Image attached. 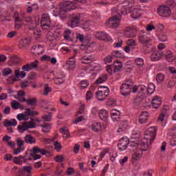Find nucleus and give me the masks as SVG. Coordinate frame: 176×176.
Segmentation results:
<instances>
[{
  "mask_svg": "<svg viewBox=\"0 0 176 176\" xmlns=\"http://www.w3.org/2000/svg\"><path fill=\"white\" fill-rule=\"evenodd\" d=\"M111 12L113 16L106 22V25L110 28H118L120 24L122 14L125 15L130 13V10L129 8H122L121 10H119L116 8H113Z\"/></svg>",
  "mask_w": 176,
  "mask_h": 176,
  "instance_id": "nucleus-1",
  "label": "nucleus"
},
{
  "mask_svg": "<svg viewBox=\"0 0 176 176\" xmlns=\"http://www.w3.org/2000/svg\"><path fill=\"white\" fill-rule=\"evenodd\" d=\"M155 140H156V129L154 126L151 127L148 131L146 133L145 136L142 139L140 142L141 148H140L142 152H146L149 148V141L151 144Z\"/></svg>",
  "mask_w": 176,
  "mask_h": 176,
  "instance_id": "nucleus-2",
  "label": "nucleus"
},
{
  "mask_svg": "<svg viewBox=\"0 0 176 176\" xmlns=\"http://www.w3.org/2000/svg\"><path fill=\"white\" fill-rule=\"evenodd\" d=\"M38 65L39 60H35L34 62L30 63H27L22 67L23 71L21 73L20 70H15V76H16V78H25V75H27V73L25 72L32 71V69H34V68H38Z\"/></svg>",
  "mask_w": 176,
  "mask_h": 176,
  "instance_id": "nucleus-3",
  "label": "nucleus"
},
{
  "mask_svg": "<svg viewBox=\"0 0 176 176\" xmlns=\"http://www.w3.org/2000/svg\"><path fill=\"white\" fill-rule=\"evenodd\" d=\"M129 146L131 151H135L138 148V143L134 142H130V140L127 137L122 138L119 140L118 146V149L121 151H126Z\"/></svg>",
  "mask_w": 176,
  "mask_h": 176,
  "instance_id": "nucleus-4",
  "label": "nucleus"
},
{
  "mask_svg": "<svg viewBox=\"0 0 176 176\" xmlns=\"http://www.w3.org/2000/svg\"><path fill=\"white\" fill-rule=\"evenodd\" d=\"M109 88H108V87H100L98 91L96 93L97 100H98V101H104L105 98L109 96Z\"/></svg>",
  "mask_w": 176,
  "mask_h": 176,
  "instance_id": "nucleus-5",
  "label": "nucleus"
},
{
  "mask_svg": "<svg viewBox=\"0 0 176 176\" xmlns=\"http://www.w3.org/2000/svg\"><path fill=\"white\" fill-rule=\"evenodd\" d=\"M80 23V14H72L69 16L67 25L71 28H76Z\"/></svg>",
  "mask_w": 176,
  "mask_h": 176,
  "instance_id": "nucleus-6",
  "label": "nucleus"
},
{
  "mask_svg": "<svg viewBox=\"0 0 176 176\" xmlns=\"http://www.w3.org/2000/svg\"><path fill=\"white\" fill-rule=\"evenodd\" d=\"M75 9H76V5L72 1H65L60 5V12H63L64 13H67L69 10H75Z\"/></svg>",
  "mask_w": 176,
  "mask_h": 176,
  "instance_id": "nucleus-7",
  "label": "nucleus"
},
{
  "mask_svg": "<svg viewBox=\"0 0 176 176\" xmlns=\"http://www.w3.org/2000/svg\"><path fill=\"white\" fill-rule=\"evenodd\" d=\"M138 38L139 43L141 45H148V43H149V42L151 41V34H148L144 30L140 31Z\"/></svg>",
  "mask_w": 176,
  "mask_h": 176,
  "instance_id": "nucleus-8",
  "label": "nucleus"
},
{
  "mask_svg": "<svg viewBox=\"0 0 176 176\" xmlns=\"http://www.w3.org/2000/svg\"><path fill=\"white\" fill-rule=\"evenodd\" d=\"M32 155H31V152L30 154L25 153V155H19V157H14L13 159L14 163L15 164H19V166H21L23 163H27L28 160H32Z\"/></svg>",
  "mask_w": 176,
  "mask_h": 176,
  "instance_id": "nucleus-9",
  "label": "nucleus"
},
{
  "mask_svg": "<svg viewBox=\"0 0 176 176\" xmlns=\"http://www.w3.org/2000/svg\"><path fill=\"white\" fill-rule=\"evenodd\" d=\"M131 89H133V84H130V82L126 81L122 83L120 88V94L124 97H127L131 93Z\"/></svg>",
  "mask_w": 176,
  "mask_h": 176,
  "instance_id": "nucleus-10",
  "label": "nucleus"
},
{
  "mask_svg": "<svg viewBox=\"0 0 176 176\" xmlns=\"http://www.w3.org/2000/svg\"><path fill=\"white\" fill-rule=\"evenodd\" d=\"M36 124L34 122V119L31 118L29 122H25L22 125L18 126V131L19 133H24L28 129H35Z\"/></svg>",
  "mask_w": 176,
  "mask_h": 176,
  "instance_id": "nucleus-11",
  "label": "nucleus"
},
{
  "mask_svg": "<svg viewBox=\"0 0 176 176\" xmlns=\"http://www.w3.org/2000/svg\"><path fill=\"white\" fill-rule=\"evenodd\" d=\"M40 24L43 30H49L52 24V21H50V16H49L48 14H43L42 15Z\"/></svg>",
  "mask_w": 176,
  "mask_h": 176,
  "instance_id": "nucleus-12",
  "label": "nucleus"
},
{
  "mask_svg": "<svg viewBox=\"0 0 176 176\" xmlns=\"http://www.w3.org/2000/svg\"><path fill=\"white\" fill-rule=\"evenodd\" d=\"M157 13L162 17H170L171 16V10L168 6L162 5L157 8Z\"/></svg>",
  "mask_w": 176,
  "mask_h": 176,
  "instance_id": "nucleus-13",
  "label": "nucleus"
},
{
  "mask_svg": "<svg viewBox=\"0 0 176 176\" xmlns=\"http://www.w3.org/2000/svg\"><path fill=\"white\" fill-rule=\"evenodd\" d=\"M23 23L25 25H28V30H35L38 25L36 21L34 22V21H32V18L31 16L25 17L23 20Z\"/></svg>",
  "mask_w": 176,
  "mask_h": 176,
  "instance_id": "nucleus-14",
  "label": "nucleus"
},
{
  "mask_svg": "<svg viewBox=\"0 0 176 176\" xmlns=\"http://www.w3.org/2000/svg\"><path fill=\"white\" fill-rule=\"evenodd\" d=\"M96 38L99 41H104L105 42H109L112 39L111 36L105 32H97L96 33Z\"/></svg>",
  "mask_w": 176,
  "mask_h": 176,
  "instance_id": "nucleus-15",
  "label": "nucleus"
},
{
  "mask_svg": "<svg viewBox=\"0 0 176 176\" xmlns=\"http://www.w3.org/2000/svg\"><path fill=\"white\" fill-rule=\"evenodd\" d=\"M133 154H132V158H131V162L132 163H135L138 160H140L141 157H142V155H144V153L142 152V150L137 148V149L133 151Z\"/></svg>",
  "mask_w": 176,
  "mask_h": 176,
  "instance_id": "nucleus-16",
  "label": "nucleus"
},
{
  "mask_svg": "<svg viewBox=\"0 0 176 176\" xmlns=\"http://www.w3.org/2000/svg\"><path fill=\"white\" fill-rule=\"evenodd\" d=\"M148 118L149 115L148 111H142L141 114L139 116V123H140V124H144V123H146Z\"/></svg>",
  "mask_w": 176,
  "mask_h": 176,
  "instance_id": "nucleus-17",
  "label": "nucleus"
},
{
  "mask_svg": "<svg viewBox=\"0 0 176 176\" xmlns=\"http://www.w3.org/2000/svg\"><path fill=\"white\" fill-rule=\"evenodd\" d=\"M122 67H123V64L119 60H116L113 63V72H120L122 69Z\"/></svg>",
  "mask_w": 176,
  "mask_h": 176,
  "instance_id": "nucleus-18",
  "label": "nucleus"
},
{
  "mask_svg": "<svg viewBox=\"0 0 176 176\" xmlns=\"http://www.w3.org/2000/svg\"><path fill=\"white\" fill-rule=\"evenodd\" d=\"M111 116L113 122H119L120 120V111L115 109L111 111Z\"/></svg>",
  "mask_w": 176,
  "mask_h": 176,
  "instance_id": "nucleus-19",
  "label": "nucleus"
},
{
  "mask_svg": "<svg viewBox=\"0 0 176 176\" xmlns=\"http://www.w3.org/2000/svg\"><path fill=\"white\" fill-rule=\"evenodd\" d=\"M131 17L132 19L135 20L136 19H138V17H141L142 12L140 8H131Z\"/></svg>",
  "mask_w": 176,
  "mask_h": 176,
  "instance_id": "nucleus-20",
  "label": "nucleus"
},
{
  "mask_svg": "<svg viewBox=\"0 0 176 176\" xmlns=\"http://www.w3.org/2000/svg\"><path fill=\"white\" fill-rule=\"evenodd\" d=\"M66 67L69 71L75 69V67H76V62L75 61V60H74V56L70 58L69 60L67 61Z\"/></svg>",
  "mask_w": 176,
  "mask_h": 176,
  "instance_id": "nucleus-21",
  "label": "nucleus"
},
{
  "mask_svg": "<svg viewBox=\"0 0 176 176\" xmlns=\"http://www.w3.org/2000/svg\"><path fill=\"white\" fill-rule=\"evenodd\" d=\"M138 35V30L137 29H130L125 32L126 38H135Z\"/></svg>",
  "mask_w": 176,
  "mask_h": 176,
  "instance_id": "nucleus-22",
  "label": "nucleus"
},
{
  "mask_svg": "<svg viewBox=\"0 0 176 176\" xmlns=\"http://www.w3.org/2000/svg\"><path fill=\"white\" fill-rule=\"evenodd\" d=\"M81 61H82V64H90V63H93V61H94V56H93V55H89V56L84 55L81 58Z\"/></svg>",
  "mask_w": 176,
  "mask_h": 176,
  "instance_id": "nucleus-23",
  "label": "nucleus"
},
{
  "mask_svg": "<svg viewBox=\"0 0 176 176\" xmlns=\"http://www.w3.org/2000/svg\"><path fill=\"white\" fill-rule=\"evenodd\" d=\"M162 56H163V54L159 51L154 52L151 56V61H159L162 58Z\"/></svg>",
  "mask_w": 176,
  "mask_h": 176,
  "instance_id": "nucleus-24",
  "label": "nucleus"
},
{
  "mask_svg": "<svg viewBox=\"0 0 176 176\" xmlns=\"http://www.w3.org/2000/svg\"><path fill=\"white\" fill-rule=\"evenodd\" d=\"M31 153H35L38 155L40 153L41 155H45L47 151L43 148H38V146H34L32 150H30Z\"/></svg>",
  "mask_w": 176,
  "mask_h": 176,
  "instance_id": "nucleus-25",
  "label": "nucleus"
},
{
  "mask_svg": "<svg viewBox=\"0 0 176 176\" xmlns=\"http://www.w3.org/2000/svg\"><path fill=\"white\" fill-rule=\"evenodd\" d=\"M107 80H108V74H101L95 81V83L96 85H100L104 83V82H107Z\"/></svg>",
  "mask_w": 176,
  "mask_h": 176,
  "instance_id": "nucleus-26",
  "label": "nucleus"
},
{
  "mask_svg": "<svg viewBox=\"0 0 176 176\" xmlns=\"http://www.w3.org/2000/svg\"><path fill=\"white\" fill-rule=\"evenodd\" d=\"M25 140V142L26 144H35L36 142V139H35V138H34L32 135H26L24 138Z\"/></svg>",
  "mask_w": 176,
  "mask_h": 176,
  "instance_id": "nucleus-27",
  "label": "nucleus"
},
{
  "mask_svg": "<svg viewBox=\"0 0 176 176\" xmlns=\"http://www.w3.org/2000/svg\"><path fill=\"white\" fill-rule=\"evenodd\" d=\"M99 118L103 122H105L108 119V111L105 109H101L99 111Z\"/></svg>",
  "mask_w": 176,
  "mask_h": 176,
  "instance_id": "nucleus-28",
  "label": "nucleus"
},
{
  "mask_svg": "<svg viewBox=\"0 0 176 176\" xmlns=\"http://www.w3.org/2000/svg\"><path fill=\"white\" fill-rule=\"evenodd\" d=\"M91 129L95 133H100L101 131V124L100 122H94L91 125Z\"/></svg>",
  "mask_w": 176,
  "mask_h": 176,
  "instance_id": "nucleus-29",
  "label": "nucleus"
},
{
  "mask_svg": "<svg viewBox=\"0 0 176 176\" xmlns=\"http://www.w3.org/2000/svg\"><path fill=\"white\" fill-rule=\"evenodd\" d=\"M144 45V46H143L142 48V52H143V53L147 54L148 53H151V52L153 50V46L152 45L145 44Z\"/></svg>",
  "mask_w": 176,
  "mask_h": 176,
  "instance_id": "nucleus-30",
  "label": "nucleus"
},
{
  "mask_svg": "<svg viewBox=\"0 0 176 176\" xmlns=\"http://www.w3.org/2000/svg\"><path fill=\"white\" fill-rule=\"evenodd\" d=\"M33 50H34L33 53L34 54H43V47L41 45H35L33 47Z\"/></svg>",
  "mask_w": 176,
  "mask_h": 176,
  "instance_id": "nucleus-31",
  "label": "nucleus"
},
{
  "mask_svg": "<svg viewBox=\"0 0 176 176\" xmlns=\"http://www.w3.org/2000/svg\"><path fill=\"white\" fill-rule=\"evenodd\" d=\"M9 126H13L14 127H16V126H17V120H16V119H12L11 121L6 120L4 126L9 127Z\"/></svg>",
  "mask_w": 176,
  "mask_h": 176,
  "instance_id": "nucleus-32",
  "label": "nucleus"
},
{
  "mask_svg": "<svg viewBox=\"0 0 176 176\" xmlns=\"http://www.w3.org/2000/svg\"><path fill=\"white\" fill-rule=\"evenodd\" d=\"M146 91H147L148 96H152V94H153L155 92V84H148V87L146 88Z\"/></svg>",
  "mask_w": 176,
  "mask_h": 176,
  "instance_id": "nucleus-33",
  "label": "nucleus"
},
{
  "mask_svg": "<svg viewBox=\"0 0 176 176\" xmlns=\"http://www.w3.org/2000/svg\"><path fill=\"white\" fill-rule=\"evenodd\" d=\"M127 129V122L124 121H122L120 123L119 128L118 129V133H122V131H126V129Z\"/></svg>",
  "mask_w": 176,
  "mask_h": 176,
  "instance_id": "nucleus-34",
  "label": "nucleus"
},
{
  "mask_svg": "<svg viewBox=\"0 0 176 176\" xmlns=\"http://www.w3.org/2000/svg\"><path fill=\"white\" fill-rule=\"evenodd\" d=\"M51 74H52L54 78H65V74L64 72L58 71H52Z\"/></svg>",
  "mask_w": 176,
  "mask_h": 176,
  "instance_id": "nucleus-35",
  "label": "nucleus"
},
{
  "mask_svg": "<svg viewBox=\"0 0 176 176\" xmlns=\"http://www.w3.org/2000/svg\"><path fill=\"white\" fill-rule=\"evenodd\" d=\"M166 78V76L164 74L160 73L157 74L155 77V80L157 83H163L164 82V79Z\"/></svg>",
  "mask_w": 176,
  "mask_h": 176,
  "instance_id": "nucleus-36",
  "label": "nucleus"
},
{
  "mask_svg": "<svg viewBox=\"0 0 176 176\" xmlns=\"http://www.w3.org/2000/svg\"><path fill=\"white\" fill-rule=\"evenodd\" d=\"M164 56L166 57V60H167L168 63H173V60H174V56L171 51H168L166 54H164Z\"/></svg>",
  "mask_w": 176,
  "mask_h": 176,
  "instance_id": "nucleus-37",
  "label": "nucleus"
},
{
  "mask_svg": "<svg viewBox=\"0 0 176 176\" xmlns=\"http://www.w3.org/2000/svg\"><path fill=\"white\" fill-rule=\"evenodd\" d=\"M30 45V40L28 38H23L19 41L20 47H27Z\"/></svg>",
  "mask_w": 176,
  "mask_h": 176,
  "instance_id": "nucleus-38",
  "label": "nucleus"
},
{
  "mask_svg": "<svg viewBox=\"0 0 176 176\" xmlns=\"http://www.w3.org/2000/svg\"><path fill=\"white\" fill-rule=\"evenodd\" d=\"M25 115L27 118H28V116H35V115H39V113L37 111H31L30 109H26Z\"/></svg>",
  "mask_w": 176,
  "mask_h": 176,
  "instance_id": "nucleus-39",
  "label": "nucleus"
},
{
  "mask_svg": "<svg viewBox=\"0 0 176 176\" xmlns=\"http://www.w3.org/2000/svg\"><path fill=\"white\" fill-rule=\"evenodd\" d=\"M52 129V125H50V123H45L42 126V131L43 133H49L50 130Z\"/></svg>",
  "mask_w": 176,
  "mask_h": 176,
  "instance_id": "nucleus-40",
  "label": "nucleus"
},
{
  "mask_svg": "<svg viewBox=\"0 0 176 176\" xmlns=\"http://www.w3.org/2000/svg\"><path fill=\"white\" fill-rule=\"evenodd\" d=\"M71 34H72L71 30L66 29L63 33V37L68 41L71 39Z\"/></svg>",
  "mask_w": 176,
  "mask_h": 176,
  "instance_id": "nucleus-41",
  "label": "nucleus"
},
{
  "mask_svg": "<svg viewBox=\"0 0 176 176\" xmlns=\"http://www.w3.org/2000/svg\"><path fill=\"white\" fill-rule=\"evenodd\" d=\"M11 107L12 108H13V109H19V108H20L21 107H23V105H21L20 103H19L16 100H12L11 102Z\"/></svg>",
  "mask_w": 176,
  "mask_h": 176,
  "instance_id": "nucleus-42",
  "label": "nucleus"
},
{
  "mask_svg": "<svg viewBox=\"0 0 176 176\" xmlns=\"http://www.w3.org/2000/svg\"><path fill=\"white\" fill-rule=\"evenodd\" d=\"M111 54H112L113 58H122V57H123V54H122V53L118 51V50L113 51V52H111Z\"/></svg>",
  "mask_w": 176,
  "mask_h": 176,
  "instance_id": "nucleus-43",
  "label": "nucleus"
},
{
  "mask_svg": "<svg viewBox=\"0 0 176 176\" xmlns=\"http://www.w3.org/2000/svg\"><path fill=\"white\" fill-rule=\"evenodd\" d=\"M63 77H55L54 82L56 85H63L64 82H65V80Z\"/></svg>",
  "mask_w": 176,
  "mask_h": 176,
  "instance_id": "nucleus-44",
  "label": "nucleus"
},
{
  "mask_svg": "<svg viewBox=\"0 0 176 176\" xmlns=\"http://www.w3.org/2000/svg\"><path fill=\"white\" fill-rule=\"evenodd\" d=\"M113 58V56L111 54V55H108L104 58V62L105 64H110V63H112Z\"/></svg>",
  "mask_w": 176,
  "mask_h": 176,
  "instance_id": "nucleus-45",
  "label": "nucleus"
},
{
  "mask_svg": "<svg viewBox=\"0 0 176 176\" xmlns=\"http://www.w3.org/2000/svg\"><path fill=\"white\" fill-rule=\"evenodd\" d=\"M16 118L19 122H21V120H28V117L25 116V113L24 114L19 113L16 116Z\"/></svg>",
  "mask_w": 176,
  "mask_h": 176,
  "instance_id": "nucleus-46",
  "label": "nucleus"
},
{
  "mask_svg": "<svg viewBox=\"0 0 176 176\" xmlns=\"http://www.w3.org/2000/svg\"><path fill=\"white\" fill-rule=\"evenodd\" d=\"M52 116H53V113L50 112L48 115H44L43 119L45 122H52Z\"/></svg>",
  "mask_w": 176,
  "mask_h": 176,
  "instance_id": "nucleus-47",
  "label": "nucleus"
},
{
  "mask_svg": "<svg viewBox=\"0 0 176 176\" xmlns=\"http://www.w3.org/2000/svg\"><path fill=\"white\" fill-rule=\"evenodd\" d=\"M28 105H36V98H28L26 100Z\"/></svg>",
  "mask_w": 176,
  "mask_h": 176,
  "instance_id": "nucleus-48",
  "label": "nucleus"
},
{
  "mask_svg": "<svg viewBox=\"0 0 176 176\" xmlns=\"http://www.w3.org/2000/svg\"><path fill=\"white\" fill-rule=\"evenodd\" d=\"M126 45L134 49V46H137L135 43V40L129 39L126 41Z\"/></svg>",
  "mask_w": 176,
  "mask_h": 176,
  "instance_id": "nucleus-49",
  "label": "nucleus"
},
{
  "mask_svg": "<svg viewBox=\"0 0 176 176\" xmlns=\"http://www.w3.org/2000/svg\"><path fill=\"white\" fill-rule=\"evenodd\" d=\"M54 160L56 163H63L64 162V157L63 155H56L54 157Z\"/></svg>",
  "mask_w": 176,
  "mask_h": 176,
  "instance_id": "nucleus-50",
  "label": "nucleus"
},
{
  "mask_svg": "<svg viewBox=\"0 0 176 176\" xmlns=\"http://www.w3.org/2000/svg\"><path fill=\"white\" fill-rule=\"evenodd\" d=\"M60 132L61 133V134H64L65 135H66V138H69V137H71V135H69V131L65 129V128H60Z\"/></svg>",
  "mask_w": 176,
  "mask_h": 176,
  "instance_id": "nucleus-51",
  "label": "nucleus"
},
{
  "mask_svg": "<svg viewBox=\"0 0 176 176\" xmlns=\"http://www.w3.org/2000/svg\"><path fill=\"white\" fill-rule=\"evenodd\" d=\"M168 134L170 137H176V128L175 126L172 127L168 132Z\"/></svg>",
  "mask_w": 176,
  "mask_h": 176,
  "instance_id": "nucleus-52",
  "label": "nucleus"
},
{
  "mask_svg": "<svg viewBox=\"0 0 176 176\" xmlns=\"http://www.w3.org/2000/svg\"><path fill=\"white\" fill-rule=\"evenodd\" d=\"M135 63L136 65L142 67V65L144 64V59H142V58H137L135 59Z\"/></svg>",
  "mask_w": 176,
  "mask_h": 176,
  "instance_id": "nucleus-53",
  "label": "nucleus"
},
{
  "mask_svg": "<svg viewBox=\"0 0 176 176\" xmlns=\"http://www.w3.org/2000/svg\"><path fill=\"white\" fill-rule=\"evenodd\" d=\"M22 171H25V173H27V174H32L31 171H32V166H23V169L22 170Z\"/></svg>",
  "mask_w": 176,
  "mask_h": 176,
  "instance_id": "nucleus-54",
  "label": "nucleus"
},
{
  "mask_svg": "<svg viewBox=\"0 0 176 176\" xmlns=\"http://www.w3.org/2000/svg\"><path fill=\"white\" fill-rule=\"evenodd\" d=\"M78 167H79L80 170H82V173H87V168L85 167L84 162H80L78 164Z\"/></svg>",
  "mask_w": 176,
  "mask_h": 176,
  "instance_id": "nucleus-55",
  "label": "nucleus"
},
{
  "mask_svg": "<svg viewBox=\"0 0 176 176\" xmlns=\"http://www.w3.org/2000/svg\"><path fill=\"white\" fill-rule=\"evenodd\" d=\"M50 91H52V89H50V87H49L48 85H45L43 95L44 96H49V93H50Z\"/></svg>",
  "mask_w": 176,
  "mask_h": 176,
  "instance_id": "nucleus-56",
  "label": "nucleus"
},
{
  "mask_svg": "<svg viewBox=\"0 0 176 176\" xmlns=\"http://www.w3.org/2000/svg\"><path fill=\"white\" fill-rule=\"evenodd\" d=\"M2 74L3 76H8V75H10V74H12V69L10 68H6L3 69Z\"/></svg>",
  "mask_w": 176,
  "mask_h": 176,
  "instance_id": "nucleus-57",
  "label": "nucleus"
},
{
  "mask_svg": "<svg viewBox=\"0 0 176 176\" xmlns=\"http://www.w3.org/2000/svg\"><path fill=\"white\" fill-rule=\"evenodd\" d=\"M54 145L55 147L56 151H61V144H60V142L56 141L54 142Z\"/></svg>",
  "mask_w": 176,
  "mask_h": 176,
  "instance_id": "nucleus-58",
  "label": "nucleus"
},
{
  "mask_svg": "<svg viewBox=\"0 0 176 176\" xmlns=\"http://www.w3.org/2000/svg\"><path fill=\"white\" fill-rule=\"evenodd\" d=\"M141 102H142V100L140 98H136L133 100V104L135 107H138V105H141Z\"/></svg>",
  "mask_w": 176,
  "mask_h": 176,
  "instance_id": "nucleus-59",
  "label": "nucleus"
},
{
  "mask_svg": "<svg viewBox=\"0 0 176 176\" xmlns=\"http://www.w3.org/2000/svg\"><path fill=\"white\" fill-rule=\"evenodd\" d=\"M16 145L18 148H21V146H24V140L21 139L16 140Z\"/></svg>",
  "mask_w": 176,
  "mask_h": 176,
  "instance_id": "nucleus-60",
  "label": "nucleus"
},
{
  "mask_svg": "<svg viewBox=\"0 0 176 176\" xmlns=\"http://www.w3.org/2000/svg\"><path fill=\"white\" fill-rule=\"evenodd\" d=\"M167 86L168 89H171V87H174V86H175V81H174V80H169L167 83Z\"/></svg>",
  "mask_w": 176,
  "mask_h": 176,
  "instance_id": "nucleus-61",
  "label": "nucleus"
},
{
  "mask_svg": "<svg viewBox=\"0 0 176 176\" xmlns=\"http://www.w3.org/2000/svg\"><path fill=\"white\" fill-rule=\"evenodd\" d=\"M171 146H176V136H172L170 140Z\"/></svg>",
  "mask_w": 176,
  "mask_h": 176,
  "instance_id": "nucleus-62",
  "label": "nucleus"
},
{
  "mask_svg": "<svg viewBox=\"0 0 176 176\" xmlns=\"http://www.w3.org/2000/svg\"><path fill=\"white\" fill-rule=\"evenodd\" d=\"M129 160V157L125 156L123 159L120 160V164H121V166H124V163H127Z\"/></svg>",
  "mask_w": 176,
  "mask_h": 176,
  "instance_id": "nucleus-63",
  "label": "nucleus"
},
{
  "mask_svg": "<svg viewBox=\"0 0 176 176\" xmlns=\"http://www.w3.org/2000/svg\"><path fill=\"white\" fill-rule=\"evenodd\" d=\"M21 151H24V148L23 147H19L17 148H15L14 150V155H19V153H21Z\"/></svg>",
  "mask_w": 176,
  "mask_h": 176,
  "instance_id": "nucleus-64",
  "label": "nucleus"
}]
</instances>
